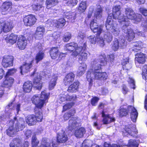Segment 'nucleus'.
<instances>
[{
  "label": "nucleus",
  "mask_w": 147,
  "mask_h": 147,
  "mask_svg": "<svg viewBox=\"0 0 147 147\" xmlns=\"http://www.w3.org/2000/svg\"><path fill=\"white\" fill-rule=\"evenodd\" d=\"M121 64L123 69L128 70L131 67V65L129 63V59L127 58L123 59L121 61Z\"/></svg>",
  "instance_id": "obj_38"
},
{
  "label": "nucleus",
  "mask_w": 147,
  "mask_h": 147,
  "mask_svg": "<svg viewBox=\"0 0 147 147\" xmlns=\"http://www.w3.org/2000/svg\"><path fill=\"white\" fill-rule=\"evenodd\" d=\"M129 147H138V144L136 140H130L128 144Z\"/></svg>",
  "instance_id": "obj_53"
},
{
  "label": "nucleus",
  "mask_w": 147,
  "mask_h": 147,
  "mask_svg": "<svg viewBox=\"0 0 147 147\" xmlns=\"http://www.w3.org/2000/svg\"><path fill=\"white\" fill-rule=\"evenodd\" d=\"M121 90L123 93L124 94H126L128 91V88L125 84H123L121 86Z\"/></svg>",
  "instance_id": "obj_58"
},
{
  "label": "nucleus",
  "mask_w": 147,
  "mask_h": 147,
  "mask_svg": "<svg viewBox=\"0 0 147 147\" xmlns=\"http://www.w3.org/2000/svg\"><path fill=\"white\" fill-rule=\"evenodd\" d=\"M28 59L27 58H24L23 63L19 67L20 72L22 75H23L24 74L30 72V69L32 67L33 60L32 59L28 63L27 60Z\"/></svg>",
  "instance_id": "obj_10"
},
{
  "label": "nucleus",
  "mask_w": 147,
  "mask_h": 147,
  "mask_svg": "<svg viewBox=\"0 0 147 147\" xmlns=\"http://www.w3.org/2000/svg\"><path fill=\"white\" fill-rule=\"evenodd\" d=\"M64 16L68 19H72L74 17V15L71 11L66 12L64 13Z\"/></svg>",
  "instance_id": "obj_56"
},
{
  "label": "nucleus",
  "mask_w": 147,
  "mask_h": 147,
  "mask_svg": "<svg viewBox=\"0 0 147 147\" xmlns=\"http://www.w3.org/2000/svg\"><path fill=\"white\" fill-rule=\"evenodd\" d=\"M76 98V95L70 96L68 94H61L59 98V100L61 103L66 101H72L74 100Z\"/></svg>",
  "instance_id": "obj_20"
},
{
  "label": "nucleus",
  "mask_w": 147,
  "mask_h": 147,
  "mask_svg": "<svg viewBox=\"0 0 147 147\" xmlns=\"http://www.w3.org/2000/svg\"><path fill=\"white\" fill-rule=\"evenodd\" d=\"M13 27V23L11 21L0 20V34L2 32L4 33L9 32Z\"/></svg>",
  "instance_id": "obj_9"
},
{
  "label": "nucleus",
  "mask_w": 147,
  "mask_h": 147,
  "mask_svg": "<svg viewBox=\"0 0 147 147\" xmlns=\"http://www.w3.org/2000/svg\"><path fill=\"white\" fill-rule=\"evenodd\" d=\"M28 40L25 36L23 35H20L18 38L17 46L21 50L25 49L27 44Z\"/></svg>",
  "instance_id": "obj_16"
},
{
  "label": "nucleus",
  "mask_w": 147,
  "mask_h": 147,
  "mask_svg": "<svg viewBox=\"0 0 147 147\" xmlns=\"http://www.w3.org/2000/svg\"><path fill=\"white\" fill-rule=\"evenodd\" d=\"M58 3V0H46L45 4L46 8L48 9H50L56 6Z\"/></svg>",
  "instance_id": "obj_37"
},
{
  "label": "nucleus",
  "mask_w": 147,
  "mask_h": 147,
  "mask_svg": "<svg viewBox=\"0 0 147 147\" xmlns=\"http://www.w3.org/2000/svg\"><path fill=\"white\" fill-rule=\"evenodd\" d=\"M103 25L102 24L98 25L92 30L93 32L94 33H96V36L97 38L100 37L103 31Z\"/></svg>",
  "instance_id": "obj_32"
},
{
  "label": "nucleus",
  "mask_w": 147,
  "mask_h": 147,
  "mask_svg": "<svg viewBox=\"0 0 147 147\" xmlns=\"http://www.w3.org/2000/svg\"><path fill=\"white\" fill-rule=\"evenodd\" d=\"M18 36L17 35L11 33L9 36H7L5 38V40L7 43H9L11 45H13L16 42Z\"/></svg>",
  "instance_id": "obj_28"
},
{
  "label": "nucleus",
  "mask_w": 147,
  "mask_h": 147,
  "mask_svg": "<svg viewBox=\"0 0 147 147\" xmlns=\"http://www.w3.org/2000/svg\"><path fill=\"white\" fill-rule=\"evenodd\" d=\"M75 75L72 72L67 73L65 76L63 83L65 86H67L73 83L74 80Z\"/></svg>",
  "instance_id": "obj_17"
},
{
  "label": "nucleus",
  "mask_w": 147,
  "mask_h": 147,
  "mask_svg": "<svg viewBox=\"0 0 147 147\" xmlns=\"http://www.w3.org/2000/svg\"><path fill=\"white\" fill-rule=\"evenodd\" d=\"M102 9L101 7L97 8V10L95 12L94 15L96 18L102 17Z\"/></svg>",
  "instance_id": "obj_52"
},
{
  "label": "nucleus",
  "mask_w": 147,
  "mask_h": 147,
  "mask_svg": "<svg viewBox=\"0 0 147 147\" xmlns=\"http://www.w3.org/2000/svg\"><path fill=\"white\" fill-rule=\"evenodd\" d=\"M12 5V3L11 1H6L4 2L0 7L1 14L3 15L7 14L11 11Z\"/></svg>",
  "instance_id": "obj_13"
},
{
  "label": "nucleus",
  "mask_w": 147,
  "mask_h": 147,
  "mask_svg": "<svg viewBox=\"0 0 147 147\" xmlns=\"http://www.w3.org/2000/svg\"><path fill=\"white\" fill-rule=\"evenodd\" d=\"M7 134L10 137H13L16 132L15 129L14 128L13 125L9 126V128L6 130Z\"/></svg>",
  "instance_id": "obj_41"
},
{
  "label": "nucleus",
  "mask_w": 147,
  "mask_h": 147,
  "mask_svg": "<svg viewBox=\"0 0 147 147\" xmlns=\"http://www.w3.org/2000/svg\"><path fill=\"white\" fill-rule=\"evenodd\" d=\"M25 127V122L22 119L18 120L15 127L16 132L22 131Z\"/></svg>",
  "instance_id": "obj_26"
},
{
  "label": "nucleus",
  "mask_w": 147,
  "mask_h": 147,
  "mask_svg": "<svg viewBox=\"0 0 147 147\" xmlns=\"http://www.w3.org/2000/svg\"><path fill=\"white\" fill-rule=\"evenodd\" d=\"M142 25V27L144 30L147 29V18L144 21Z\"/></svg>",
  "instance_id": "obj_63"
},
{
  "label": "nucleus",
  "mask_w": 147,
  "mask_h": 147,
  "mask_svg": "<svg viewBox=\"0 0 147 147\" xmlns=\"http://www.w3.org/2000/svg\"><path fill=\"white\" fill-rule=\"evenodd\" d=\"M39 143V141L37 139L35 134L32 138L31 144L32 147H38Z\"/></svg>",
  "instance_id": "obj_42"
},
{
  "label": "nucleus",
  "mask_w": 147,
  "mask_h": 147,
  "mask_svg": "<svg viewBox=\"0 0 147 147\" xmlns=\"http://www.w3.org/2000/svg\"><path fill=\"white\" fill-rule=\"evenodd\" d=\"M5 71L3 69L0 68V80L2 79L5 75Z\"/></svg>",
  "instance_id": "obj_62"
},
{
  "label": "nucleus",
  "mask_w": 147,
  "mask_h": 147,
  "mask_svg": "<svg viewBox=\"0 0 147 147\" xmlns=\"http://www.w3.org/2000/svg\"><path fill=\"white\" fill-rule=\"evenodd\" d=\"M86 42L82 43L81 46H78L77 43L71 42L67 43L64 46V48L67 51L71 52V54L74 57H76L82 51L86 50Z\"/></svg>",
  "instance_id": "obj_4"
},
{
  "label": "nucleus",
  "mask_w": 147,
  "mask_h": 147,
  "mask_svg": "<svg viewBox=\"0 0 147 147\" xmlns=\"http://www.w3.org/2000/svg\"><path fill=\"white\" fill-rule=\"evenodd\" d=\"M145 55V54L142 52L136 53L135 55V61L140 64H144L146 61V59Z\"/></svg>",
  "instance_id": "obj_22"
},
{
  "label": "nucleus",
  "mask_w": 147,
  "mask_h": 147,
  "mask_svg": "<svg viewBox=\"0 0 147 147\" xmlns=\"http://www.w3.org/2000/svg\"><path fill=\"white\" fill-rule=\"evenodd\" d=\"M102 116L103 117L102 121L104 124H109V114H105L104 111L103 110L102 112Z\"/></svg>",
  "instance_id": "obj_43"
},
{
  "label": "nucleus",
  "mask_w": 147,
  "mask_h": 147,
  "mask_svg": "<svg viewBox=\"0 0 147 147\" xmlns=\"http://www.w3.org/2000/svg\"><path fill=\"white\" fill-rule=\"evenodd\" d=\"M68 139L67 135L64 133L58 135L57 137V141L59 143H65L68 140Z\"/></svg>",
  "instance_id": "obj_29"
},
{
  "label": "nucleus",
  "mask_w": 147,
  "mask_h": 147,
  "mask_svg": "<svg viewBox=\"0 0 147 147\" xmlns=\"http://www.w3.org/2000/svg\"><path fill=\"white\" fill-rule=\"evenodd\" d=\"M58 76L55 74L52 76V78L49 82V89L51 90L53 89L57 84Z\"/></svg>",
  "instance_id": "obj_27"
},
{
  "label": "nucleus",
  "mask_w": 147,
  "mask_h": 147,
  "mask_svg": "<svg viewBox=\"0 0 147 147\" xmlns=\"http://www.w3.org/2000/svg\"><path fill=\"white\" fill-rule=\"evenodd\" d=\"M86 67L80 66L79 67L77 72V75L78 76H81L83 75L86 70Z\"/></svg>",
  "instance_id": "obj_47"
},
{
  "label": "nucleus",
  "mask_w": 147,
  "mask_h": 147,
  "mask_svg": "<svg viewBox=\"0 0 147 147\" xmlns=\"http://www.w3.org/2000/svg\"><path fill=\"white\" fill-rule=\"evenodd\" d=\"M105 105V103H103L102 102H100L98 107V109H103Z\"/></svg>",
  "instance_id": "obj_64"
},
{
  "label": "nucleus",
  "mask_w": 147,
  "mask_h": 147,
  "mask_svg": "<svg viewBox=\"0 0 147 147\" xmlns=\"http://www.w3.org/2000/svg\"><path fill=\"white\" fill-rule=\"evenodd\" d=\"M71 35L69 32H67L63 36V40L65 42H67L71 38Z\"/></svg>",
  "instance_id": "obj_54"
},
{
  "label": "nucleus",
  "mask_w": 147,
  "mask_h": 147,
  "mask_svg": "<svg viewBox=\"0 0 147 147\" xmlns=\"http://www.w3.org/2000/svg\"><path fill=\"white\" fill-rule=\"evenodd\" d=\"M78 2L77 0H69L66 3V4L68 6L73 7L76 5Z\"/></svg>",
  "instance_id": "obj_49"
},
{
  "label": "nucleus",
  "mask_w": 147,
  "mask_h": 147,
  "mask_svg": "<svg viewBox=\"0 0 147 147\" xmlns=\"http://www.w3.org/2000/svg\"><path fill=\"white\" fill-rule=\"evenodd\" d=\"M74 103L72 102L67 103L63 106L62 112H64L70 109L74 105Z\"/></svg>",
  "instance_id": "obj_45"
},
{
  "label": "nucleus",
  "mask_w": 147,
  "mask_h": 147,
  "mask_svg": "<svg viewBox=\"0 0 147 147\" xmlns=\"http://www.w3.org/2000/svg\"><path fill=\"white\" fill-rule=\"evenodd\" d=\"M139 10L140 12L144 16H147V9L143 7H140Z\"/></svg>",
  "instance_id": "obj_57"
},
{
  "label": "nucleus",
  "mask_w": 147,
  "mask_h": 147,
  "mask_svg": "<svg viewBox=\"0 0 147 147\" xmlns=\"http://www.w3.org/2000/svg\"><path fill=\"white\" fill-rule=\"evenodd\" d=\"M45 32V28L43 26H39L37 28L34 33V36L36 39H41Z\"/></svg>",
  "instance_id": "obj_21"
},
{
  "label": "nucleus",
  "mask_w": 147,
  "mask_h": 147,
  "mask_svg": "<svg viewBox=\"0 0 147 147\" xmlns=\"http://www.w3.org/2000/svg\"><path fill=\"white\" fill-rule=\"evenodd\" d=\"M143 78L146 80H147V65H144L143 67V71L142 72Z\"/></svg>",
  "instance_id": "obj_50"
},
{
  "label": "nucleus",
  "mask_w": 147,
  "mask_h": 147,
  "mask_svg": "<svg viewBox=\"0 0 147 147\" xmlns=\"http://www.w3.org/2000/svg\"><path fill=\"white\" fill-rule=\"evenodd\" d=\"M89 40L92 44H95L96 42V38L94 36H90Z\"/></svg>",
  "instance_id": "obj_59"
},
{
  "label": "nucleus",
  "mask_w": 147,
  "mask_h": 147,
  "mask_svg": "<svg viewBox=\"0 0 147 147\" xmlns=\"http://www.w3.org/2000/svg\"><path fill=\"white\" fill-rule=\"evenodd\" d=\"M37 69H35L34 71L32 73L31 76H34L36 74L35 77L33 79L32 82L34 88L39 90H40L42 87V84L41 81L42 77L38 73H36Z\"/></svg>",
  "instance_id": "obj_8"
},
{
  "label": "nucleus",
  "mask_w": 147,
  "mask_h": 147,
  "mask_svg": "<svg viewBox=\"0 0 147 147\" xmlns=\"http://www.w3.org/2000/svg\"><path fill=\"white\" fill-rule=\"evenodd\" d=\"M80 86L79 82L78 80L75 81L69 86L67 91L69 93H75L79 91Z\"/></svg>",
  "instance_id": "obj_18"
},
{
  "label": "nucleus",
  "mask_w": 147,
  "mask_h": 147,
  "mask_svg": "<svg viewBox=\"0 0 147 147\" xmlns=\"http://www.w3.org/2000/svg\"><path fill=\"white\" fill-rule=\"evenodd\" d=\"M121 132L123 136H127L129 135L136 138H138V130L135 127L132 125L129 124L125 125Z\"/></svg>",
  "instance_id": "obj_7"
},
{
  "label": "nucleus",
  "mask_w": 147,
  "mask_h": 147,
  "mask_svg": "<svg viewBox=\"0 0 147 147\" xmlns=\"http://www.w3.org/2000/svg\"><path fill=\"white\" fill-rule=\"evenodd\" d=\"M97 60L100 64L96 63L92 65V68L89 69L87 72L86 78L88 82L89 87L91 88L93 84V79L91 76V74L94 76L95 79L97 80H106L108 77L107 73L102 72V67L107 65V61L106 56L104 54H101L98 56Z\"/></svg>",
  "instance_id": "obj_2"
},
{
  "label": "nucleus",
  "mask_w": 147,
  "mask_h": 147,
  "mask_svg": "<svg viewBox=\"0 0 147 147\" xmlns=\"http://www.w3.org/2000/svg\"><path fill=\"white\" fill-rule=\"evenodd\" d=\"M128 82L129 84H131L133 86V88L134 89L135 88V82L134 80L132 78H129Z\"/></svg>",
  "instance_id": "obj_61"
},
{
  "label": "nucleus",
  "mask_w": 147,
  "mask_h": 147,
  "mask_svg": "<svg viewBox=\"0 0 147 147\" xmlns=\"http://www.w3.org/2000/svg\"><path fill=\"white\" fill-rule=\"evenodd\" d=\"M49 95L45 91L41 92L40 96L37 94L33 95L31 98L32 103L35 105V114L28 115L26 117V123L29 126L35 125L37 122H41L43 119L42 109L44 104L48 102Z\"/></svg>",
  "instance_id": "obj_1"
},
{
  "label": "nucleus",
  "mask_w": 147,
  "mask_h": 147,
  "mask_svg": "<svg viewBox=\"0 0 147 147\" xmlns=\"http://www.w3.org/2000/svg\"><path fill=\"white\" fill-rule=\"evenodd\" d=\"M59 52V50L57 47H52L49 51L50 56L53 59H56L58 57Z\"/></svg>",
  "instance_id": "obj_25"
},
{
  "label": "nucleus",
  "mask_w": 147,
  "mask_h": 147,
  "mask_svg": "<svg viewBox=\"0 0 147 147\" xmlns=\"http://www.w3.org/2000/svg\"><path fill=\"white\" fill-rule=\"evenodd\" d=\"M90 27L92 30L94 28L97 27L98 24L96 22V20L94 19L92 20L90 23Z\"/></svg>",
  "instance_id": "obj_55"
},
{
  "label": "nucleus",
  "mask_w": 147,
  "mask_h": 147,
  "mask_svg": "<svg viewBox=\"0 0 147 147\" xmlns=\"http://www.w3.org/2000/svg\"><path fill=\"white\" fill-rule=\"evenodd\" d=\"M86 130L84 128L81 127L75 131L74 135L77 138H81L83 136Z\"/></svg>",
  "instance_id": "obj_33"
},
{
  "label": "nucleus",
  "mask_w": 147,
  "mask_h": 147,
  "mask_svg": "<svg viewBox=\"0 0 147 147\" xmlns=\"http://www.w3.org/2000/svg\"><path fill=\"white\" fill-rule=\"evenodd\" d=\"M14 57L10 55L4 56L1 62V65L4 68L12 67L13 65Z\"/></svg>",
  "instance_id": "obj_14"
},
{
  "label": "nucleus",
  "mask_w": 147,
  "mask_h": 147,
  "mask_svg": "<svg viewBox=\"0 0 147 147\" xmlns=\"http://www.w3.org/2000/svg\"><path fill=\"white\" fill-rule=\"evenodd\" d=\"M45 54L42 51H39L36 54L35 59L36 60V63H38L39 62L42 61L44 58Z\"/></svg>",
  "instance_id": "obj_35"
},
{
  "label": "nucleus",
  "mask_w": 147,
  "mask_h": 147,
  "mask_svg": "<svg viewBox=\"0 0 147 147\" xmlns=\"http://www.w3.org/2000/svg\"><path fill=\"white\" fill-rule=\"evenodd\" d=\"M67 55V53H63L62 52H59L58 57V59L60 60L62 59L63 58L65 57Z\"/></svg>",
  "instance_id": "obj_60"
},
{
  "label": "nucleus",
  "mask_w": 147,
  "mask_h": 147,
  "mask_svg": "<svg viewBox=\"0 0 147 147\" xmlns=\"http://www.w3.org/2000/svg\"><path fill=\"white\" fill-rule=\"evenodd\" d=\"M130 111H131L130 115L131 119L133 122H135L138 115V113L135 108L132 106H128L127 109L124 108H120L118 111L119 116L121 117L126 116L129 115Z\"/></svg>",
  "instance_id": "obj_5"
},
{
  "label": "nucleus",
  "mask_w": 147,
  "mask_h": 147,
  "mask_svg": "<svg viewBox=\"0 0 147 147\" xmlns=\"http://www.w3.org/2000/svg\"><path fill=\"white\" fill-rule=\"evenodd\" d=\"M99 99V98L97 96L93 97L90 100V103L93 106H95Z\"/></svg>",
  "instance_id": "obj_51"
},
{
  "label": "nucleus",
  "mask_w": 147,
  "mask_h": 147,
  "mask_svg": "<svg viewBox=\"0 0 147 147\" xmlns=\"http://www.w3.org/2000/svg\"><path fill=\"white\" fill-rule=\"evenodd\" d=\"M38 147H51V144L48 142L47 138H43L41 141L40 145Z\"/></svg>",
  "instance_id": "obj_39"
},
{
  "label": "nucleus",
  "mask_w": 147,
  "mask_h": 147,
  "mask_svg": "<svg viewBox=\"0 0 147 147\" xmlns=\"http://www.w3.org/2000/svg\"><path fill=\"white\" fill-rule=\"evenodd\" d=\"M33 85L32 82L30 80L27 81L24 83L22 86L23 92L24 93H29L32 91Z\"/></svg>",
  "instance_id": "obj_23"
},
{
  "label": "nucleus",
  "mask_w": 147,
  "mask_h": 147,
  "mask_svg": "<svg viewBox=\"0 0 147 147\" xmlns=\"http://www.w3.org/2000/svg\"><path fill=\"white\" fill-rule=\"evenodd\" d=\"M76 110L75 109H71L68 112L65 113L63 115V119L65 121H67L69 118L74 115L76 113Z\"/></svg>",
  "instance_id": "obj_34"
},
{
  "label": "nucleus",
  "mask_w": 147,
  "mask_h": 147,
  "mask_svg": "<svg viewBox=\"0 0 147 147\" xmlns=\"http://www.w3.org/2000/svg\"><path fill=\"white\" fill-rule=\"evenodd\" d=\"M128 27L125 28V30H123L122 29V30L126 34L125 38L128 41L130 42L133 40L135 38V33L132 29L127 28Z\"/></svg>",
  "instance_id": "obj_19"
},
{
  "label": "nucleus",
  "mask_w": 147,
  "mask_h": 147,
  "mask_svg": "<svg viewBox=\"0 0 147 147\" xmlns=\"http://www.w3.org/2000/svg\"><path fill=\"white\" fill-rule=\"evenodd\" d=\"M10 147H28L29 143L28 141H23L19 138H13L9 144Z\"/></svg>",
  "instance_id": "obj_11"
},
{
  "label": "nucleus",
  "mask_w": 147,
  "mask_h": 147,
  "mask_svg": "<svg viewBox=\"0 0 147 147\" xmlns=\"http://www.w3.org/2000/svg\"><path fill=\"white\" fill-rule=\"evenodd\" d=\"M78 117H72L69 121L68 128L70 130H72L75 127L77 123L76 121L78 120Z\"/></svg>",
  "instance_id": "obj_31"
},
{
  "label": "nucleus",
  "mask_w": 147,
  "mask_h": 147,
  "mask_svg": "<svg viewBox=\"0 0 147 147\" xmlns=\"http://www.w3.org/2000/svg\"><path fill=\"white\" fill-rule=\"evenodd\" d=\"M15 80L13 78L4 75V79L1 83V86L10 88L12 86Z\"/></svg>",
  "instance_id": "obj_15"
},
{
  "label": "nucleus",
  "mask_w": 147,
  "mask_h": 147,
  "mask_svg": "<svg viewBox=\"0 0 147 147\" xmlns=\"http://www.w3.org/2000/svg\"><path fill=\"white\" fill-rule=\"evenodd\" d=\"M121 6L120 5L113 6L112 8V12L108 14L105 22V26L107 30L110 29L112 27H114L113 23V18L117 19L122 26V29L125 30L126 28L129 26L130 22L127 20L124 16L121 13Z\"/></svg>",
  "instance_id": "obj_3"
},
{
  "label": "nucleus",
  "mask_w": 147,
  "mask_h": 147,
  "mask_svg": "<svg viewBox=\"0 0 147 147\" xmlns=\"http://www.w3.org/2000/svg\"><path fill=\"white\" fill-rule=\"evenodd\" d=\"M37 20L35 16L31 14L25 16L23 18V21L26 27H32L35 25Z\"/></svg>",
  "instance_id": "obj_12"
},
{
  "label": "nucleus",
  "mask_w": 147,
  "mask_h": 147,
  "mask_svg": "<svg viewBox=\"0 0 147 147\" xmlns=\"http://www.w3.org/2000/svg\"><path fill=\"white\" fill-rule=\"evenodd\" d=\"M134 44L131 48L132 51L134 53L140 52L142 49L144 44L140 41H136L133 42Z\"/></svg>",
  "instance_id": "obj_24"
},
{
  "label": "nucleus",
  "mask_w": 147,
  "mask_h": 147,
  "mask_svg": "<svg viewBox=\"0 0 147 147\" xmlns=\"http://www.w3.org/2000/svg\"><path fill=\"white\" fill-rule=\"evenodd\" d=\"M86 8V1H81L76 8L78 11L80 13H82L84 12Z\"/></svg>",
  "instance_id": "obj_30"
},
{
  "label": "nucleus",
  "mask_w": 147,
  "mask_h": 147,
  "mask_svg": "<svg viewBox=\"0 0 147 147\" xmlns=\"http://www.w3.org/2000/svg\"><path fill=\"white\" fill-rule=\"evenodd\" d=\"M17 71V69L15 68L8 69L5 75L10 77V76H13L15 74Z\"/></svg>",
  "instance_id": "obj_46"
},
{
  "label": "nucleus",
  "mask_w": 147,
  "mask_h": 147,
  "mask_svg": "<svg viewBox=\"0 0 147 147\" xmlns=\"http://www.w3.org/2000/svg\"><path fill=\"white\" fill-rule=\"evenodd\" d=\"M125 12V17L127 18H125V19L127 21H129L127 19L134 20L137 22H139L141 21L142 18V16L140 14L137 15L134 10L131 8L127 7L126 8ZM121 13L125 18L124 16Z\"/></svg>",
  "instance_id": "obj_6"
},
{
  "label": "nucleus",
  "mask_w": 147,
  "mask_h": 147,
  "mask_svg": "<svg viewBox=\"0 0 147 147\" xmlns=\"http://www.w3.org/2000/svg\"><path fill=\"white\" fill-rule=\"evenodd\" d=\"M88 54L82 52L78 58V61L80 64L84 63L87 59Z\"/></svg>",
  "instance_id": "obj_40"
},
{
  "label": "nucleus",
  "mask_w": 147,
  "mask_h": 147,
  "mask_svg": "<svg viewBox=\"0 0 147 147\" xmlns=\"http://www.w3.org/2000/svg\"><path fill=\"white\" fill-rule=\"evenodd\" d=\"M66 23V21L63 18H59L56 20L55 26L58 28H61L64 26Z\"/></svg>",
  "instance_id": "obj_36"
},
{
  "label": "nucleus",
  "mask_w": 147,
  "mask_h": 147,
  "mask_svg": "<svg viewBox=\"0 0 147 147\" xmlns=\"http://www.w3.org/2000/svg\"><path fill=\"white\" fill-rule=\"evenodd\" d=\"M32 10L34 11H40L42 7V5L39 3L33 4L32 6Z\"/></svg>",
  "instance_id": "obj_48"
},
{
  "label": "nucleus",
  "mask_w": 147,
  "mask_h": 147,
  "mask_svg": "<svg viewBox=\"0 0 147 147\" xmlns=\"http://www.w3.org/2000/svg\"><path fill=\"white\" fill-rule=\"evenodd\" d=\"M119 40L118 39L116 38L113 42L112 46V49L114 51H117L119 47Z\"/></svg>",
  "instance_id": "obj_44"
}]
</instances>
